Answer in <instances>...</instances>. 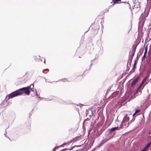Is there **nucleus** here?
Here are the masks:
<instances>
[{
	"label": "nucleus",
	"mask_w": 151,
	"mask_h": 151,
	"mask_svg": "<svg viewBox=\"0 0 151 151\" xmlns=\"http://www.w3.org/2000/svg\"><path fill=\"white\" fill-rule=\"evenodd\" d=\"M30 93V91L27 87H24L12 92L8 96H6V98H8V99H9L10 98H12L18 95H22L24 93L29 95Z\"/></svg>",
	"instance_id": "obj_1"
},
{
	"label": "nucleus",
	"mask_w": 151,
	"mask_h": 151,
	"mask_svg": "<svg viewBox=\"0 0 151 151\" xmlns=\"http://www.w3.org/2000/svg\"><path fill=\"white\" fill-rule=\"evenodd\" d=\"M142 69V62L141 63L140 67L139 70L140 73L139 75H136L134 77V78L132 81L130 85H134L136 83H139V85H142V82L141 81L142 75L141 74V70Z\"/></svg>",
	"instance_id": "obj_2"
},
{
	"label": "nucleus",
	"mask_w": 151,
	"mask_h": 151,
	"mask_svg": "<svg viewBox=\"0 0 151 151\" xmlns=\"http://www.w3.org/2000/svg\"><path fill=\"white\" fill-rule=\"evenodd\" d=\"M31 78V75L27 73H26L25 75L22 77L18 78L17 82L19 84H24L27 81L29 80Z\"/></svg>",
	"instance_id": "obj_3"
},
{
	"label": "nucleus",
	"mask_w": 151,
	"mask_h": 151,
	"mask_svg": "<svg viewBox=\"0 0 151 151\" xmlns=\"http://www.w3.org/2000/svg\"><path fill=\"white\" fill-rule=\"evenodd\" d=\"M139 43H138L137 45H135L133 46L132 50L131 52V54L130 55H129V56L133 57L135 52V51H136L137 47V45Z\"/></svg>",
	"instance_id": "obj_4"
},
{
	"label": "nucleus",
	"mask_w": 151,
	"mask_h": 151,
	"mask_svg": "<svg viewBox=\"0 0 151 151\" xmlns=\"http://www.w3.org/2000/svg\"><path fill=\"white\" fill-rule=\"evenodd\" d=\"M136 64V61H134V63L133 64V65L132 67V70L129 72V75H130L132 73L134 72L135 70V65Z\"/></svg>",
	"instance_id": "obj_5"
},
{
	"label": "nucleus",
	"mask_w": 151,
	"mask_h": 151,
	"mask_svg": "<svg viewBox=\"0 0 151 151\" xmlns=\"http://www.w3.org/2000/svg\"><path fill=\"white\" fill-rule=\"evenodd\" d=\"M142 17V14L140 15V18H139V21L138 23V30H139V29H141L142 27V26L141 25V22L142 21V19H141V18Z\"/></svg>",
	"instance_id": "obj_6"
},
{
	"label": "nucleus",
	"mask_w": 151,
	"mask_h": 151,
	"mask_svg": "<svg viewBox=\"0 0 151 151\" xmlns=\"http://www.w3.org/2000/svg\"><path fill=\"white\" fill-rule=\"evenodd\" d=\"M149 77V75H148L147 76H146L144 78V79L142 81V85L143 84V83L145 82L146 84H147V82L148 81V79H147L148 77Z\"/></svg>",
	"instance_id": "obj_7"
},
{
	"label": "nucleus",
	"mask_w": 151,
	"mask_h": 151,
	"mask_svg": "<svg viewBox=\"0 0 151 151\" xmlns=\"http://www.w3.org/2000/svg\"><path fill=\"white\" fill-rule=\"evenodd\" d=\"M112 1L114 4H112V6H114V4H116L117 3H120V2L118 3V2L121 1V0H112Z\"/></svg>",
	"instance_id": "obj_8"
},
{
	"label": "nucleus",
	"mask_w": 151,
	"mask_h": 151,
	"mask_svg": "<svg viewBox=\"0 0 151 151\" xmlns=\"http://www.w3.org/2000/svg\"><path fill=\"white\" fill-rule=\"evenodd\" d=\"M123 120L125 122H127L129 120V117L125 116L123 118Z\"/></svg>",
	"instance_id": "obj_9"
},
{
	"label": "nucleus",
	"mask_w": 151,
	"mask_h": 151,
	"mask_svg": "<svg viewBox=\"0 0 151 151\" xmlns=\"http://www.w3.org/2000/svg\"><path fill=\"white\" fill-rule=\"evenodd\" d=\"M126 122L123 120L122 122V123L120 125V127L122 128L124 126H125L126 125Z\"/></svg>",
	"instance_id": "obj_10"
},
{
	"label": "nucleus",
	"mask_w": 151,
	"mask_h": 151,
	"mask_svg": "<svg viewBox=\"0 0 151 151\" xmlns=\"http://www.w3.org/2000/svg\"><path fill=\"white\" fill-rule=\"evenodd\" d=\"M118 93L117 92H114L112 94V96L114 98L116 97Z\"/></svg>",
	"instance_id": "obj_11"
},
{
	"label": "nucleus",
	"mask_w": 151,
	"mask_h": 151,
	"mask_svg": "<svg viewBox=\"0 0 151 151\" xmlns=\"http://www.w3.org/2000/svg\"><path fill=\"white\" fill-rule=\"evenodd\" d=\"M130 51L129 52V54H130ZM129 59H128V61H130V62H132V61L133 57L129 56Z\"/></svg>",
	"instance_id": "obj_12"
},
{
	"label": "nucleus",
	"mask_w": 151,
	"mask_h": 151,
	"mask_svg": "<svg viewBox=\"0 0 151 151\" xmlns=\"http://www.w3.org/2000/svg\"><path fill=\"white\" fill-rule=\"evenodd\" d=\"M140 111V110L137 109L136 110L135 112L133 114V116H134L136 114L139 112Z\"/></svg>",
	"instance_id": "obj_13"
},
{
	"label": "nucleus",
	"mask_w": 151,
	"mask_h": 151,
	"mask_svg": "<svg viewBox=\"0 0 151 151\" xmlns=\"http://www.w3.org/2000/svg\"><path fill=\"white\" fill-rule=\"evenodd\" d=\"M148 147H147L146 145L144 147L143 149H142V151H145L146 150Z\"/></svg>",
	"instance_id": "obj_14"
},
{
	"label": "nucleus",
	"mask_w": 151,
	"mask_h": 151,
	"mask_svg": "<svg viewBox=\"0 0 151 151\" xmlns=\"http://www.w3.org/2000/svg\"><path fill=\"white\" fill-rule=\"evenodd\" d=\"M117 127H115L114 128H111V129H110V131L111 132H113L117 128Z\"/></svg>",
	"instance_id": "obj_15"
},
{
	"label": "nucleus",
	"mask_w": 151,
	"mask_h": 151,
	"mask_svg": "<svg viewBox=\"0 0 151 151\" xmlns=\"http://www.w3.org/2000/svg\"><path fill=\"white\" fill-rule=\"evenodd\" d=\"M138 55H139V54L138 53L137 54V57L134 60V61H136V64L137 63V60L139 57V56H139Z\"/></svg>",
	"instance_id": "obj_16"
},
{
	"label": "nucleus",
	"mask_w": 151,
	"mask_h": 151,
	"mask_svg": "<svg viewBox=\"0 0 151 151\" xmlns=\"http://www.w3.org/2000/svg\"><path fill=\"white\" fill-rule=\"evenodd\" d=\"M151 145V141L147 143L146 145L148 147Z\"/></svg>",
	"instance_id": "obj_17"
},
{
	"label": "nucleus",
	"mask_w": 151,
	"mask_h": 151,
	"mask_svg": "<svg viewBox=\"0 0 151 151\" xmlns=\"http://www.w3.org/2000/svg\"><path fill=\"white\" fill-rule=\"evenodd\" d=\"M129 67L128 65V64H127V68L126 70V72H128L129 69Z\"/></svg>",
	"instance_id": "obj_18"
},
{
	"label": "nucleus",
	"mask_w": 151,
	"mask_h": 151,
	"mask_svg": "<svg viewBox=\"0 0 151 151\" xmlns=\"http://www.w3.org/2000/svg\"><path fill=\"white\" fill-rule=\"evenodd\" d=\"M131 63H132V62H130L129 61H128V62H127V64H128V65H128H129V67H130L131 66Z\"/></svg>",
	"instance_id": "obj_19"
},
{
	"label": "nucleus",
	"mask_w": 151,
	"mask_h": 151,
	"mask_svg": "<svg viewBox=\"0 0 151 151\" xmlns=\"http://www.w3.org/2000/svg\"><path fill=\"white\" fill-rule=\"evenodd\" d=\"M124 80L123 81H120V82H119V85H120V84H122V85H123V83H124Z\"/></svg>",
	"instance_id": "obj_20"
},
{
	"label": "nucleus",
	"mask_w": 151,
	"mask_h": 151,
	"mask_svg": "<svg viewBox=\"0 0 151 151\" xmlns=\"http://www.w3.org/2000/svg\"><path fill=\"white\" fill-rule=\"evenodd\" d=\"M142 86L141 85L139 86L137 90L136 93H138L139 91V89Z\"/></svg>",
	"instance_id": "obj_21"
},
{
	"label": "nucleus",
	"mask_w": 151,
	"mask_h": 151,
	"mask_svg": "<svg viewBox=\"0 0 151 151\" xmlns=\"http://www.w3.org/2000/svg\"><path fill=\"white\" fill-rule=\"evenodd\" d=\"M62 81L63 82H65V81H67V79L66 78H64V79H62Z\"/></svg>",
	"instance_id": "obj_22"
},
{
	"label": "nucleus",
	"mask_w": 151,
	"mask_h": 151,
	"mask_svg": "<svg viewBox=\"0 0 151 151\" xmlns=\"http://www.w3.org/2000/svg\"><path fill=\"white\" fill-rule=\"evenodd\" d=\"M145 54H146L144 53V55L143 56V58H142V61L143 60L145 59Z\"/></svg>",
	"instance_id": "obj_23"
},
{
	"label": "nucleus",
	"mask_w": 151,
	"mask_h": 151,
	"mask_svg": "<svg viewBox=\"0 0 151 151\" xmlns=\"http://www.w3.org/2000/svg\"><path fill=\"white\" fill-rule=\"evenodd\" d=\"M45 70H47V71H48L49 70V69H44L42 71V72L43 73H44V71H45Z\"/></svg>",
	"instance_id": "obj_24"
},
{
	"label": "nucleus",
	"mask_w": 151,
	"mask_h": 151,
	"mask_svg": "<svg viewBox=\"0 0 151 151\" xmlns=\"http://www.w3.org/2000/svg\"><path fill=\"white\" fill-rule=\"evenodd\" d=\"M147 48L146 47L145 49L144 53L146 54L147 52Z\"/></svg>",
	"instance_id": "obj_25"
},
{
	"label": "nucleus",
	"mask_w": 151,
	"mask_h": 151,
	"mask_svg": "<svg viewBox=\"0 0 151 151\" xmlns=\"http://www.w3.org/2000/svg\"><path fill=\"white\" fill-rule=\"evenodd\" d=\"M57 147H55L53 149V151H55L56 149L55 148H56Z\"/></svg>",
	"instance_id": "obj_26"
},
{
	"label": "nucleus",
	"mask_w": 151,
	"mask_h": 151,
	"mask_svg": "<svg viewBox=\"0 0 151 151\" xmlns=\"http://www.w3.org/2000/svg\"><path fill=\"white\" fill-rule=\"evenodd\" d=\"M31 86H28L27 87H27V88H28V89L29 90V89L30 88V87Z\"/></svg>",
	"instance_id": "obj_27"
},
{
	"label": "nucleus",
	"mask_w": 151,
	"mask_h": 151,
	"mask_svg": "<svg viewBox=\"0 0 151 151\" xmlns=\"http://www.w3.org/2000/svg\"><path fill=\"white\" fill-rule=\"evenodd\" d=\"M91 27V26H90V27L88 28V29L87 31H86V32H85V33L86 32H87L88 30H89L90 29V27Z\"/></svg>",
	"instance_id": "obj_28"
},
{
	"label": "nucleus",
	"mask_w": 151,
	"mask_h": 151,
	"mask_svg": "<svg viewBox=\"0 0 151 151\" xmlns=\"http://www.w3.org/2000/svg\"><path fill=\"white\" fill-rule=\"evenodd\" d=\"M45 81L46 82L47 81L48 82H50V83H51L52 82L50 81V80H49V81H46V80H45Z\"/></svg>",
	"instance_id": "obj_29"
},
{
	"label": "nucleus",
	"mask_w": 151,
	"mask_h": 151,
	"mask_svg": "<svg viewBox=\"0 0 151 151\" xmlns=\"http://www.w3.org/2000/svg\"><path fill=\"white\" fill-rule=\"evenodd\" d=\"M92 65V64H91L90 65V68H89V69H88V70H89L90 69V68H91V66Z\"/></svg>",
	"instance_id": "obj_30"
},
{
	"label": "nucleus",
	"mask_w": 151,
	"mask_h": 151,
	"mask_svg": "<svg viewBox=\"0 0 151 151\" xmlns=\"http://www.w3.org/2000/svg\"><path fill=\"white\" fill-rule=\"evenodd\" d=\"M34 83H32L30 85H34Z\"/></svg>",
	"instance_id": "obj_31"
},
{
	"label": "nucleus",
	"mask_w": 151,
	"mask_h": 151,
	"mask_svg": "<svg viewBox=\"0 0 151 151\" xmlns=\"http://www.w3.org/2000/svg\"><path fill=\"white\" fill-rule=\"evenodd\" d=\"M44 63L45 64V59H44Z\"/></svg>",
	"instance_id": "obj_32"
},
{
	"label": "nucleus",
	"mask_w": 151,
	"mask_h": 151,
	"mask_svg": "<svg viewBox=\"0 0 151 151\" xmlns=\"http://www.w3.org/2000/svg\"><path fill=\"white\" fill-rule=\"evenodd\" d=\"M142 86V90L143 89V88H144V86Z\"/></svg>",
	"instance_id": "obj_33"
},
{
	"label": "nucleus",
	"mask_w": 151,
	"mask_h": 151,
	"mask_svg": "<svg viewBox=\"0 0 151 151\" xmlns=\"http://www.w3.org/2000/svg\"><path fill=\"white\" fill-rule=\"evenodd\" d=\"M141 55H142V52H140V53H139V55L140 56Z\"/></svg>",
	"instance_id": "obj_34"
},
{
	"label": "nucleus",
	"mask_w": 151,
	"mask_h": 151,
	"mask_svg": "<svg viewBox=\"0 0 151 151\" xmlns=\"http://www.w3.org/2000/svg\"><path fill=\"white\" fill-rule=\"evenodd\" d=\"M120 3H126V2H121Z\"/></svg>",
	"instance_id": "obj_35"
},
{
	"label": "nucleus",
	"mask_w": 151,
	"mask_h": 151,
	"mask_svg": "<svg viewBox=\"0 0 151 151\" xmlns=\"http://www.w3.org/2000/svg\"><path fill=\"white\" fill-rule=\"evenodd\" d=\"M139 92L140 93V94H141V91H139Z\"/></svg>",
	"instance_id": "obj_36"
},
{
	"label": "nucleus",
	"mask_w": 151,
	"mask_h": 151,
	"mask_svg": "<svg viewBox=\"0 0 151 151\" xmlns=\"http://www.w3.org/2000/svg\"><path fill=\"white\" fill-rule=\"evenodd\" d=\"M142 50V48H141L140 49V51H141V50Z\"/></svg>",
	"instance_id": "obj_37"
},
{
	"label": "nucleus",
	"mask_w": 151,
	"mask_h": 151,
	"mask_svg": "<svg viewBox=\"0 0 151 151\" xmlns=\"http://www.w3.org/2000/svg\"><path fill=\"white\" fill-rule=\"evenodd\" d=\"M142 116L143 117V118H144V117L143 115H142Z\"/></svg>",
	"instance_id": "obj_38"
},
{
	"label": "nucleus",
	"mask_w": 151,
	"mask_h": 151,
	"mask_svg": "<svg viewBox=\"0 0 151 151\" xmlns=\"http://www.w3.org/2000/svg\"><path fill=\"white\" fill-rule=\"evenodd\" d=\"M122 93V92H120V93H119V94H120V93Z\"/></svg>",
	"instance_id": "obj_39"
},
{
	"label": "nucleus",
	"mask_w": 151,
	"mask_h": 151,
	"mask_svg": "<svg viewBox=\"0 0 151 151\" xmlns=\"http://www.w3.org/2000/svg\"><path fill=\"white\" fill-rule=\"evenodd\" d=\"M120 96H117V97H119Z\"/></svg>",
	"instance_id": "obj_40"
},
{
	"label": "nucleus",
	"mask_w": 151,
	"mask_h": 151,
	"mask_svg": "<svg viewBox=\"0 0 151 151\" xmlns=\"http://www.w3.org/2000/svg\"><path fill=\"white\" fill-rule=\"evenodd\" d=\"M148 14H147L146 16H145V17H147V16Z\"/></svg>",
	"instance_id": "obj_41"
},
{
	"label": "nucleus",
	"mask_w": 151,
	"mask_h": 151,
	"mask_svg": "<svg viewBox=\"0 0 151 151\" xmlns=\"http://www.w3.org/2000/svg\"><path fill=\"white\" fill-rule=\"evenodd\" d=\"M39 58H40V56L39 55Z\"/></svg>",
	"instance_id": "obj_42"
},
{
	"label": "nucleus",
	"mask_w": 151,
	"mask_h": 151,
	"mask_svg": "<svg viewBox=\"0 0 151 151\" xmlns=\"http://www.w3.org/2000/svg\"><path fill=\"white\" fill-rule=\"evenodd\" d=\"M98 29H99V27H98Z\"/></svg>",
	"instance_id": "obj_43"
},
{
	"label": "nucleus",
	"mask_w": 151,
	"mask_h": 151,
	"mask_svg": "<svg viewBox=\"0 0 151 151\" xmlns=\"http://www.w3.org/2000/svg\"><path fill=\"white\" fill-rule=\"evenodd\" d=\"M127 83H126V85H127Z\"/></svg>",
	"instance_id": "obj_44"
},
{
	"label": "nucleus",
	"mask_w": 151,
	"mask_h": 151,
	"mask_svg": "<svg viewBox=\"0 0 151 151\" xmlns=\"http://www.w3.org/2000/svg\"><path fill=\"white\" fill-rule=\"evenodd\" d=\"M44 79L46 80V78H44Z\"/></svg>",
	"instance_id": "obj_45"
},
{
	"label": "nucleus",
	"mask_w": 151,
	"mask_h": 151,
	"mask_svg": "<svg viewBox=\"0 0 151 151\" xmlns=\"http://www.w3.org/2000/svg\"><path fill=\"white\" fill-rule=\"evenodd\" d=\"M44 79L46 80V78H44Z\"/></svg>",
	"instance_id": "obj_46"
},
{
	"label": "nucleus",
	"mask_w": 151,
	"mask_h": 151,
	"mask_svg": "<svg viewBox=\"0 0 151 151\" xmlns=\"http://www.w3.org/2000/svg\"><path fill=\"white\" fill-rule=\"evenodd\" d=\"M44 79L46 80V78H44Z\"/></svg>",
	"instance_id": "obj_47"
},
{
	"label": "nucleus",
	"mask_w": 151,
	"mask_h": 151,
	"mask_svg": "<svg viewBox=\"0 0 151 151\" xmlns=\"http://www.w3.org/2000/svg\"><path fill=\"white\" fill-rule=\"evenodd\" d=\"M140 151H142V150Z\"/></svg>",
	"instance_id": "obj_48"
}]
</instances>
